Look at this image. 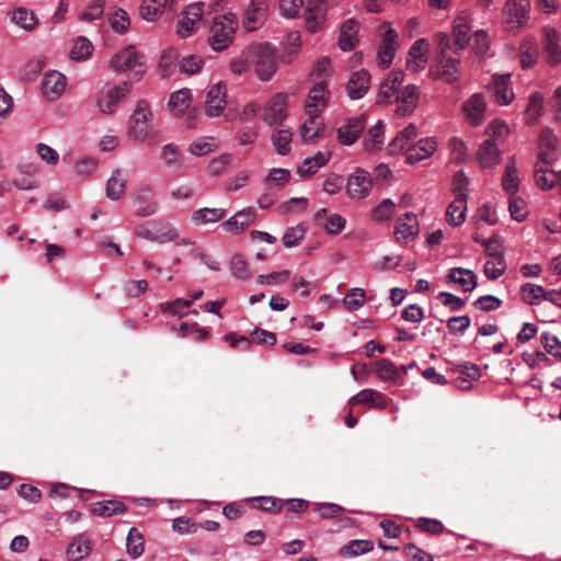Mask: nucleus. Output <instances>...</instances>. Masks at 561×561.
<instances>
[{"instance_id":"39","label":"nucleus","mask_w":561,"mask_h":561,"mask_svg":"<svg viewBox=\"0 0 561 561\" xmlns=\"http://www.w3.org/2000/svg\"><path fill=\"white\" fill-rule=\"evenodd\" d=\"M470 27L468 26L465 19L459 18L456 20L454 28H453V45L456 47V50L463 49L470 42V37L468 35Z\"/></svg>"},{"instance_id":"23","label":"nucleus","mask_w":561,"mask_h":561,"mask_svg":"<svg viewBox=\"0 0 561 561\" xmlns=\"http://www.w3.org/2000/svg\"><path fill=\"white\" fill-rule=\"evenodd\" d=\"M127 172L122 169H116L106 183V197L112 201L119 199L126 190Z\"/></svg>"},{"instance_id":"41","label":"nucleus","mask_w":561,"mask_h":561,"mask_svg":"<svg viewBox=\"0 0 561 561\" xmlns=\"http://www.w3.org/2000/svg\"><path fill=\"white\" fill-rule=\"evenodd\" d=\"M519 64L523 69H528L536 64L539 51L531 41H525L520 45Z\"/></svg>"},{"instance_id":"33","label":"nucleus","mask_w":561,"mask_h":561,"mask_svg":"<svg viewBox=\"0 0 561 561\" xmlns=\"http://www.w3.org/2000/svg\"><path fill=\"white\" fill-rule=\"evenodd\" d=\"M448 278L450 282L460 285L463 291H470L476 287V275L470 270L461 267L453 268L449 272Z\"/></svg>"},{"instance_id":"8","label":"nucleus","mask_w":561,"mask_h":561,"mask_svg":"<svg viewBox=\"0 0 561 561\" xmlns=\"http://www.w3.org/2000/svg\"><path fill=\"white\" fill-rule=\"evenodd\" d=\"M529 0H507L504 7L505 23L511 28L522 26L529 18Z\"/></svg>"},{"instance_id":"40","label":"nucleus","mask_w":561,"mask_h":561,"mask_svg":"<svg viewBox=\"0 0 561 561\" xmlns=\"http://www.w3.org/2000/svg\"><path fill=\"white\" fill-rule=\"evenodd\" d=\"M12 21L26 31H32L37 25V19L34 12L18 8L12 12Z\"/></svg>"},{"instance_id":"37","label":"nucleus","mask_w":561,"mask_h":561,"mask_svg":"<svg viewBox=\"0 0 561 561\" xmlns=\"http://www.w3.org/2000/svg\"><path fill=\"white\" fill-rule=\"evenodd\" d=\"M127 553L136 559L145 551V539L142 534L135 527L130 528L126 539Z\"/></svg>"},{"instance_id":"31","label":"nucleus","mask_w":561,"mask_h":561,"mask_svg":"<svg viewBox=\"0 0 561 561\" xmlns=\"http://www.w3.org/2000/svg\"><path fill=\"white\" fill-rule=\"evenodd\" d=\"M419 232L416 216L412 213H407L404 219L400 218L397 226L394 236L398 241L407 240L414 237Z\"/></svg>"},{"instance_id":"13","label":"nucleus","mask_w":561,"mask_h":561,"mask_svg":"<svg viewBox=\"0 0 561 561\" xmlns=\"http://www.w3.org/2000/svg\"><path fill=\"white\" fill-rule=\"evenodd\" d=\"M329 99L327 83L319 81L310 91L306 101V113L308 116H319L320 112L325 107Z\"/></svg>"},{"instance_id":"22","label":"nucleus","mask_w":561,"mask_h":561,"mask_svg":"<svg viewBox=\"0 0 561 561\" xmlns=\"http://www.w3.org/2000/svg\"><path fill=\"white\" fill-rule=\"evenodd\" d=\"M359 30V23L354 19H348L343 22L340 30L339 46L343 50H352L358 39L357 33Z\"/></svg>"},{"instance_id":"57","label":"nucleus","mask_w":561,"mask_h":561,"mask_svg":"<svg viewBox=\"0 0 561 561\" xmlns=\"http://www.w3.org/2000/svg\"><path fill=\"white\" fill-rule=\"evenodd\" d=\"M305 232L306 230L301 225L288 228L283 236V244L286 248L298 245L302 240Z\"/></svg>"},{"instance_id":"59","label":"nucleus","mask_w":561,"mask_h":561,"mask_svg":"<svg viewBox=\"0 0 561 561\" xmlns=\"http://www.w3.org/2000/svg\"><path fill=\"white\" fill-rule=\"evenodd\" d=\"M203 58L197 55H188L181 59L180 68L186 73H196L203 65Z\"/></svg>"},{"instance_id":"21","label":"nucleus","mask_w":561,"mask_h":561,"mask_svg":"<svg viewBox=\"0 0 561 561\" xmlns=\"http://www.w3.org/2000/svg\"><path fill=\"white\" fill-rule=\"evenodd\" d=\"M543 49L547 61L557 65L561 61V47L559 45V33L554 28L547 27L543 31Z\"/></svg>"},{"instance_id":"30","label":"nucleus","mask_w":561,"mask_h":561,"mask_svg":"<svg viewBox=\"0 0 561 561\" xmlns=\"http://www.w3.org/2000/svg\"><path fill=\"white\" fill-rule=\"evenodd\" d=\"M226 216L224 208H199L193 211L192 222L195 226H203L207 224H215L220 221Z\"/></svg>"},{"instance_id":"35","label":"nucleus","mask_w":561,"mask_h":561,"mask_svg":"<svg viewBox=\"0 0 561 561\" xmlns=\"http://www.w3.org/2000/svg\"><path fill=\"white\" fill-rule=\"evenodd\" d=\"M520 296L526 304L537 305L542 300H548L549 291H546L541 286L527 283L520 288Z\"/></svg>"},{"instance_id":"19","label":"nucleus","mask_w":561,"mask_h":561,"mask_svg":"<svg viewBox=\"0 0 561 561\" xmlns=\"http://www.w3.org/2000/svg\"><path fill=\"white\" fill-rule=\"evenodd\" d=\"M204 293L202 290L195 293L191 299L178 298L171 302L160 305V310L163 313H170L172 316H188L190 313H198L197 309L190 310V306L194 300L199 299Z\"/></svg>"},{"instance_id":"9","label":"nucleus","mask_w":561,"mask_h":561,"mask_svg":"<svg viewBox=\"0 0 561 561\" xmlns=\"http://www.w3.org/2000/svg\"><path fill=\"white\" fill-rule=\"evenodd\" d=\"M373 186V179L370 174L363 170L356 169V171L348 178L346 192L353 199H362L368 196Z\"/></svg>"},{"instance_id":"61","label":"nucleus","mask_w":561,"mask_h":561,"mask_svg":"<svg viewBox=\"0 0 561 561\" xmlns=\"http://www.w3.org/2000/svg\"><path fill=\"white\" fill-rule=\"evenodd\" d=\"M416 527L422 531L437 535L444 530V525L438 519H431L426 517H421L416 522Z\"/></svg>"},{"instance_id":"25","label":"nucleus","mask_w":561,"mask_h":561,"mask_svg":"<svg viewBox=\"0 0 561 561\" xmlns=\"http://www.w3.org/2000/svg\"><path fill=\"white\" fill-rule=\"evenodd\" d=\"M466 210L467 194L455 196L446 211L447 221L453 226H460L466 219Z\"/></svg>"},{"instance_id":"48","label":"nucleus","mask_w":561,"mask_h":561,"mask_svg":"<svg viewBox=\"0 0 561 561\" xmlns=\"http://www.w3.org/2000/svg\"><path fill=\"white\" fill-rule=\"evenodd\" d=\"M272 141L276 151L285 156L290 150L291 133L288 129H277L272 135Z\"/></svg>"},{"instance_id":"36","label":"nucleus","mask_w":561,"mask_h":561,"mask_svg":"<svg viewBox=\"0 0 561 561\" xmlns=\"http://www.w3.org/2000/svg\"><path fill=\"white\" fill-rule=\"evenodd\" d=\"M519 179L517 176V168L515 163L514 157L510 159V162L506 164L505 173L502 178V187L510 195H515L518 191Z\"/></svg>"},{"instance_id":"46","label":"nucleus","mask_w":561,"mask_h":561,"mask_svg":"<svg viewBox=\"0 0 561 561\" xmlns=\"http://www.w3.org/2000/svg\"><path fill=\"white\" fill-rule=\"evenodd\" d=\"M365 302V290L362 288H352L342 300L344 309L348 312L358 310Z\"/></svg>"},{"instance_id":"26","label":"nucleus","mask_w":561,"mask_h":561,"mask_svg":"<svg viewBox=\"0 0 561 561\" xmlns=\"http://www.w3.org/2000/svg\"><path fill=\"white\" fill-rule=\"evenodd\" d=\"M500 149L496 144L488 139L483 141L477 152L478 161L481 168H491L499 162Z\"/></svg>"},{"instance_id":"43","label":"nucleus","mask_w":561,"mask_h":561,"mask_svg":"<svg viewBox=\"0 0 561 561\" xmlns=\"http://www.w3.org/2000/svg\"><path fill=\"white\" fill-rule=\"evenodd\" d=\"M383 136V124L381 121L370 127L365 136L364 147L367 151H374L380 148Z\"/></svg>"},{"instance_id":"64","label":"nucleus","mask_w":561,"mask_h":561,"mask_svg":"<svg viewBox=\"0 0 561 561\" xmlns=\"http://www.w3.org/2000/svg\"><path fill=\"white\" fill-rule=\"evenodd\" d=\"M541 341L547 353L561 359V342L556 336L542 334Z\"/></svg>"},{"instance_id":"28","label":"nucleus","mask_w":561,"mask_h":561,"mask_svg":"<svg viewBox=\"0 0 561 561\" xmlns=\"http://www.w3.org/2000/svg\"><path fill=\"white\" fill-rule=\"evenodd\" d=\"M463 111L467 114L468 119L473 125H479L482 122L485 103L481 94H473L465 104Z\"/></svg>"},{"instance_id":"12","label":"nucleus","mask_w":561,"mask_h":561,"mask_svg":"<svg viewBox=\"0 0 561 561\" xmlns=\"http://www.w3.org/2000/svg\"><path fill=\"white\" fill-rule=\"evenodd\" d=\"M366 127V117L364 115L350 118L344 125L337 128V139L345 146L353 145Z\"/></svg>"},{"instance_id":"34","label":"nucleus","mask_w":561,"mask_h":561,"mask_svg":"<svg viewBox=\"0 0 561 561\" xmlns=\"http://www.w3.org/2000/svg\"><path fill=\"white\" fill-rule=\"evenodd\" d=\"M374 549V542L371 540H351L346 545L340 548V556L344 558L357 557L363 553H367Z\"/></svg>"},{"instance_id":"45","label":"nucleus","mask_w":561,"mask_h":561,"mask_svg":"<svg viewBox=\"0 0 561 561\" xmlns=\"http://www.w3.org/2000/svg\"><path fill=\"white\" fill-rule=\"evenodd\" d=\"M482 245L485 248V254L489 259H495L496 262H504L503 255V242L499 234L494 233L486 241H482Z\"/></svg>"},{"instance_id":"24","label":"nucleus","mask_w":561,"mask_h":561,"mask_svg":"<svg viewBox=\"0 0 561 561\" xmlns=\"http://www.w3.org/2000/svg\"><path fill=\"white\" fill-rule=\"evenodd\" d=\"M350 404H369L380 410H383L388 407L385 397L374 389L362 390L360 392H358L357 394L350 399Z\"/></svg>"},{"instance_id":"60","label":"nucleus","mask_w":561,"mask_h":561,"mask_svg":"<svg viewBox=\"0 0 561 561\" xmlns=\"http://www.w3.org/2000/svg\"><path fill=\"white\" fill-rule=\"evenodd\" d=\"M104 10V0H93L82 12L81 20L94 21L102 16Z\"/></svg>"},{"instance_id":"11","label":"nucleus","mask_w":561,"mask_h":561,"mask_svg":"<svg viewBox=\"0 0 561 561\" xmlns=\"http://www.w3.org/2000/svg\"><path fill=\"white\" fill-rule=\"evenodd\" d=\"M286 94H275L266 105L262 119L267 125H278L286 118Z\"/></svg>"},{"instance_id":"10","label":"nucleus","mask_w":561,"mask_h":561,"mask_svg":"<svg viewBox=\"0 0 561 561\" xmlns=\"http://www.w3.org/2000/svg\"><path fill=\"white\" fill-rule=\"evenodd\" d=\"M559 139L553 134L552 129L549 127H545L541 129L538 137V148L539 152L537 156V161L543 164H552L554 161V152L558 149Z\"/></svg>"},{"instance_id":"49","label":"nucleus","mask_w":561,"mask_h":561,"mask_svg":"<svg viewBox=\"0 0 561 561\" xmlns=\"http://www.w3.org/2000/svg\"><path fill=\"white\" fill-rule=\"evenodd\" d=\"M252 503H259L257 505H253L255 508H259L268 513H279L284 505V502L277 497L273 496H259L250 499Z\"/></svg>"},{"instance_id":"4","label":"nucleus","mask_w":561,"mask_h":561,"mask_svg":"<svg viewBox=\"0 0 561 561\" xmlns=\"http://www.w3.org/2000/svg\"><path fill=\"white\" fill-rule=\"evenodd\" d=\"M238 23L234 14H224L214 19L209 30L208 43L216 51H221L232 43Z\"/></svg>"},{"instance_id":"62","label":"nucleus","mask_w":561,"mask_h":561,"mask_svg":"<svg viewBox=\"0 0 561 561\" xmlns=\"http://www.w3.org/2000/svg\"><path fill=\"white\" fill-rule=\"evenodd\" d=\"M148 288V284L144 279H130L124 284V291L128 297L136 298L144 294Z\"/></svg>"},{"instance_id":"51","label":"nucleus","mask_w":561,"mask_h":561,"mask_svg":"<svg viewBox=\"0 0 561 561\" xmlns=\"http://www.w3.org/2000/svg\"><path fill=\"white\" fill-rule=\"evenodd\" d=\"M526 208H527V205L523 198L517 197L515 195H511L508 210L514 220H516L518 222L524 221L528 215V211Z\"/></svg>"},{"instance_id":"20","label":"nucleus","mask_w":561,"mask_h":561,"mask_svg":"<svg viewBox=\"0 0 561 561\" xmlns=\"http://www.w3.org/2000/svg\"><path fill=\"white\" fill-rule=\"evenodd\" d=\"M436 150V141L433 138L421 139L417 144L407 148V161L410 164L420 162L432 156Z\"/></svg>"},{"instance_id":"55","label":"nucleus","mask_w":561,"mask_h":561,"mask_svg":"<svg viewBox=\"0 0 561 561\" xmlns=\"http://www.w3.org/2000/svg\"><path fill=\"white\" fill-rule=\"evenodd\" d=\"M376 373L383 380H396L398 377L397 367L386 358L376 362Z\"/></svg>"},{"instance_id":"17","label":"nucleus","mask_w":561,"mask_h":561,"mask_svg":"<svg viewBox=\"0 0 561 561\" xmlns=\"http://www.w3.org/2000/svg\"><path fill=\"white\" fill-rule=\"evenodd\" d=\"M65 88L66 77L62 73L58 71H51L45 75L42 82V90L47 100L54 101L58 99L64 92Z\"/></svg>"},{"instance_id":"5","label":"nucleus","mask_w":561,"mask_h":561,"mask_svg":"<svg viewBox=\"0 0 561 561\" xmlns=\"http://www.w3.org/2000/svg\"><path fill=\"white\" fill-rule=\"evenodd\" d=\"M145 62L134 46H128L115 54L111 59V67L116 71L134 70L136 80L145 73Z\"/></svg>"},{"instance_id":"27","label":"nucleus","mask_w":561,"mask_h":561,"mask_svg":"<svg viewBox=\"0 0 561 561\" xmlns=\"http://www.w3.org/2000/svg\"><path fill=\"white\" fill-rule=\"evenodd\" d=\"M92 550L91 540L84 535L80 534L73 538L67 548V556L72 561H80Z\"/></svg>"},{"instance_id":"15","label":"nucleus","mask_w":561,"mask_h":561,"mask_svg":"<svg viewBox=\"0 0 561 561\" xmlns=\"http://www.w3.org/2000/svg\"><path fill=\"white\" fill-rule=\"evenodd\" d=\"M226 85L222 82L214 84L206 98L205 111L210 117L220 115L226 104Z\"/></svg>"},{"instance_id":"29","label":"nucleus","mask_w":561,"mask_h":561,"mask_svg":"<svg viewBox=\"0 0 561 561\" xmlns=\"http://www.w3.org/2000/svg\"><path fill=\"white\" fill-rule=\"evenodd\" d=\"M126 511V504L117 500L100 501L94 503L92 507V513L100 517H111L124 514Z\"/></svg>"},{"instance_id":"47","label":"nucleus","mask_w":561,"mask_h":561,"mask_svg":"<svg viewBox=\"0 0 561 561\" xmlns=\"http://www.w3.org/2000/svg\"><path fill=\"white\" fill-rule=\"evenodd\" d=\"M428 44L425 38H420L414 42V44L411 47L410 55L414 58L413 61V69H422L425 67L426 64V51H427Z\"/></svg>"},{"instance_id":"14","label":"nucleus","mask_w":561,"mask_h":561,"mask_svg":"<svg viewBox=\"0 0 561 561\" xmlns=\"http://www.w3.org/2000/svg\"><path fill=\"white\" fill-rule=\"evenodd\" d=\"M130 90V83L127 81L110 88L98 100V106L103 113H111L117 103L125 98Z\"/></svg>"},{"instance_id":"50","label":"nucleus","mask_w":561,"mask_h":561,"mask_svg":"<svg viewBox=\"0 0 561 561\" xmlns=\"http://www.w3.org/2000/svg\"><path fill=\"white\" fill-rule=\"evenodd\" d=\"M319 116H309L301 126V137L306 142H313L320 136L322 126L317 123Z\"/></svg>"},{"instance_id":"7","label":"nucleus","mask_w":561,"mask_h":561,"mask_svg":"<svg viewBox=\"0 0 561 561\" xmlns=\"http://www.w3.org/2000/svg\"><path fill=\"white\" fill-rule=\"evenodd\" d=\"M268 15V0H251L243 14V26L247 31L261 27Z\"/></svg>"},{"instance_id":"6","label":"nucleus","mask_w":561,"mask_h":561,"mask_svg":"<svg viewBox=\"0 0 561 561\" xmlns=\"http://www.w3.org/2000/svg\"><path fill=\"white\" fill-rule=\"evenodd\" d=\"M460 59L443 55L437 57V65L430 69L431 76L434 79H442L446 83L454 84L458 81Z\"/></svg>"},{"instance_id":"18","label":"nucleus","mask_w":561,"mask_h":561,"mask_svg":"<svg viewBox=\"0 0 561 561\" xmlns=\"http://www.w3.org/2000/svg\"><path fill=\"white\" fill-rule=\"evenodd\" d=\"M160 160L172 172H180L186 168L185 157L173 144L164 145L161 148Z\"/></svg>"},{"instance_id":"58","label":"nucleus","mask_w":561,"mask_h":561,"mask_svg":"<svg viewBox=\"0 0 561 561\" xmlns=\"http://www.w3.org/2000/svg\"><path fill=\"white\" fill-rule=\"evenodd\" d=\"M110 25L113 31L117 33H125L129 26V18L127 13L119 9L108 19Z\"/></svg>"},{"instance_id":"52","label":"nucleus","mask_w":561,"mask_h":561,"mask_svg":"<svg viewBox=\"0 0 561 561\" xmlns=\"http://www.w3.org/2000/svg\"><path fill=\"white\" fill-rule=\"evenodd\" d=\"M230 271L238 279H248L251 275L247 261L240 254H236L230 261Z\"/></svg>"},{"instance_id":"2","label":"nucleus","mask_w":561,"mask_h":561,"mask_svg":"<svg viewBox=\"0 0 561 561\" xmlns=\"http://www.w3.org/2000/svg\"><path fill=\"white\" fill-rule=\"evenodd\" d=\"M152 112L149 103L146 100H139L129 118V137L138 142L148 141L151 146L159 144L162 140V134L160 130L153 129L150 124Z\"/></svg>"},{"instance_id":"63","label":"nucleus","mask_w":561,"mask_h":561,"mask_svg":"<svg viewBox=\"0 0 561 561\" xmlns=\"http://www.w3.org/2000/svg\"><path fill=\"white\" fill-rule=\"evenodd\" d=\"M345 224L346 221L342 216L332 214L327 218L324 229L329 234H337L344 229Z\"/></svg>"},{"instance_id":"1","label":"nucleus","mask_w":561,"mask_h":561,"mask_svg":"<svg viewBox=\"0 0 561 561\" xmlns=\"http://www.w3.org/2000/svg\"><path fill=\"white\" fill-rule=\"evenodd\" d=\"M328 0H280L279 11L286 18L301 15L306 20L307 28L317 32L324 22Z\"/></svg>"},{"instance_id":"44","label":"nucleus","mask_w":561,"mask_h":561,"mask_svg":"<svg viewBox=\"0 0 561 561\" xmlns=\"http://www.w3.org/2000/svg\"><path fill=\"white\" fill-rule=\"evenodd\" d=\"M92 51V43L88 38L79 36L72 45L70 50V58L77 61L84 60L91 56Z\"/></svg>"},{"instance_id":"3","label":"nucleus","mask_w":561,"mask_h":561,"mask_svg":"<svg viewBox=\"0 0 561 561\" xmlns=\"http://www.w3.org/2000/svg\"><path fill=\"white\" fill-rule=\"evenodd\" d=\"M250 57L255 75L262 81L270 80L277 70L276 50L270 43H253L249 45Z\"/></svg>"},{"instance_id":"38","label":"nucleus","mask_w":561,"mask_h":561,"mask_svg":"<svg viewBox=\"0 0 561 561\" xmlns=\"http://www.w3.org/2000/svg\"><path fill=\"white\" fill-rule=\"evenodd\" d=\"M494 94L500 105H507L513 101L514 94L508 87V77L496 76L494 78Z\"/></svg>"},{"instance_id":"56","label":"nucleus","mask_w":561,"mask_h":561,"mask_svg":"<svg viewBox=\"0 0 561 561\" xmlns=\"http://www.w3.org/2000/svg\"><path fill=\"white\" fill-rule=\"evenodd\" d=\"M394 203L390 198L381 201L373 211V218L376 221L389 220L394 210Z\"/></svg>"},{"instance_id":"32","label":"nucleus","mask_w":561,"mask_h":561,"mask_svg":"<svg viewBox=\"0 0 561 561\" xmlns=\"http://www.w3.org/2000/svg\"><path fill=\"white\" fill-rule=\"evenodd\" d=\"M549 165L539 162L535 164V181L541 190L552 188L558 181V172L549 170Z\"/></svg>"},{"instance_id":"53","label":"nucleus","mask_w":561,"mask_h":561,"mask_svg":"<svg viewBox=\"0 0 561 561\" xmlns=\"http://www.w3.org/2000/svg\"><path fill=\"white\" fill-rule=\"evenodd\" d=\"M249 46L242 50V53L230 62V70L236 75H242L249 70L252 66V57L248 55Z\"/></svg>"},{"instance_id":"54","label":"nucleus","mask_w":561,"mask_h":561,"mask_svg":"<svg viewBox=\"0 0 561 561\" xmlns=\"http://www.w3.org/2000/svg\"><path fill=\"white\" fill-rule=\"evenodd\" d=\"M543 105V96L539 92H535L529 98V104L526 108V114L530 123H536L537 118L541 114Z\"/></svg>"},{"instance_id":"16","label":"nucleus","mask_w":561,"mask_h":561,"mask_svg":"<svg viewBox=\"0 0 561 561\" xmlns=\"http://www.w3.org/2000/svg\"><path fill=\"white\" fill-rule=\"evenodd\" d=\"M370 85V75L367 70L360 69L350 77L346 83L347 95L352 100L362 99L368 91Z\"/></svg>"},{"instance_id":"42","label":"nucleus","mask_w":561,"mask_h":561,"mask_svg":"<svg viewBox=\"0 0 561 561\" xmlns=\"http://www.w3.org/2000/svg\"><path fill=\"white\" fill-rule=\"evenodd\" d=\"M191 103V91L182 89L171 94L169 100L170 108L175 112V115L182 114Z\"/></svg>"}]
</instances>
